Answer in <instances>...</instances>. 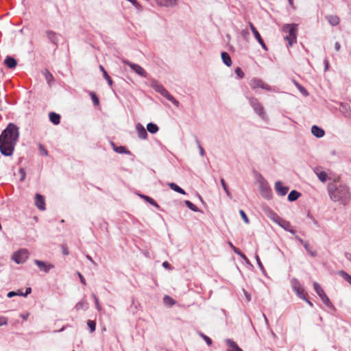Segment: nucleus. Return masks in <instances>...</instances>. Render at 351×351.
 Returning <instances> with one entry per match:
<instances>
[{
  "mask_svg": "<svg viewBox=\"0 0 351 351\" xmlns=\"http://www.w3.org/2000/svg\"><path fill=\"white\" fill-rule=\"evenodd\" d=\"M19 136V128L14 123H9L0 135V152L3 156L12 155Z\"/></svg>",
  "mask_w": 351,
  "mask_h": 351,
  "instance_id": "nucleus-1",
  "label": "nucleus"
},
{
  "mask_svg": "<svg viewBox=\"0 0 351 351\" xmlns=\"http://www.w3.org/2000/svg\"><path fill=\"white\" fill-rule=\"evenodd\" d=\"M330 199L335 202H346L350 197L348 189L346 186L340 185L338 187L331 183L328 186Z\"/></svg>",
  "mask_w": 351,
  "mask_h": 351,
  "instance_id": "nucleus-2",
  "label": "nucleus"
},
{
  "mask_svg": "<svg viewBox=\"0 0 351 351\" xmlns=\"http://www.w3.org/2000/svg\"><path fill=\"white\" fill-rule=\"evenodd\" d=\"M282 32L286 34L285 40L288 42L289 47H291L297 40V25L286 24L282 27Z\"/></svg>",
  "mask_w": 351,
  "mask_h": 351,
  "instance_id": "nucleus-3",
  "label": "nucleus"
},
{
  "mask_svg": "<svg viewBox=\"0 0 351 351\" xmlns=\"http://www.w3.org/2000/svg\"><path fill=\"white\" fill-rule=\"evenodd\" d=\"M152 86L156 91L160 93L162 96L171 101L174 105L178 106V101H177L161 84H159L157 82H153Z\"/></svg>",
  "mask_w": 351,
  "mask_h": 351,
  "instance_id": "nucleus-4",
  "label": "nucleus"
},
{
  "mask_svg": "<svg viewBox=\"0 0 351 351\" xmlns=\"http://www.w3.org/2000/svg\"><path fill=\"white\" fill-rule=\"evenodd\" d=\"M313 287L317 294L320 297L322 302L328 307H333L332 304L330 301L321 286L316 282L313 283Z\"/></svg>",
  "mask_w": 351,
  "mask_h": 351,
  "instance_id": "nucleus-5",
  "label": "nucleus"
},
{
  "mask_svg": "<svg viewBox=\"0 0 351 351\" xmlns=\"http://www.w3.org/2000/svg\"><path fill=\"white\" fill-rule=\"evenodd\" d=\"M28 255L29 253L27 250L21 249L13 254L12 260L18 264L23 263L27 259Z\"/></svg>",
  "mask_w": 351,
  "mask_h": 351,
  "instance_id": "nucleus-6",
  "label": "nucleus"
},
{
  "mask_svg": "<svg viewBox=\"0 0 351 351\" xmlns=\"http://www.w3.org/2000/svg\"><path fill=\"white\" fill-rule=\"evenodd\" d=\"M123 62L127 65H128L132 71H134L137 75L146 77L147 73L146 71L139 64L132 63L128 60H123Z\"/></svg>",
  "mask_w": 351,
  "mask_h": 351,
  "instance_id": "nucleus-7",
  "label": "nucleus"
},
{
  "mask_svg": "<svg viewBox=\"0 0 351 351\" xmlns=\"http://www.w3.org/2000/svg\"><path fill=\"white\" fill-rule=\"evenodd\" d=\"M292 287L297 295L301 299L306 300V293L298 280L294 279L291 282Z\"/></svg>",
  "mask_w": 351,
  "mask_h": 351,
  "instance_id": "nucleus-8",
  "label": "nucleus"
},
{
  "mask_svg": "<svg viewBox=\"0 0 351 351\" xmlns=\"http://www.w3.org/2000/svg\"><path fill=\"white\" fill-rule=\"evenodd\" d=\"M250 104L253 107L254 110L256 112V113L263 119H265V114L264 112V108L262 106V105L258 102V101L255 98H252L250 99Z\"/></svg>",
  "mask_w": 351,
  "mask_h": 351,
  "instance_id": "nucleus-9",
  "label": "nucleus"
},
{
  "mask_svg": "<svg viewBox=\"0 0 351 351\" xmlns=\"http://www.w3.org/2000/svg\"><path fill=\"white\" fill-rule=\"evenodd\" d=\"M250 86L252 89L263 88L269 90V87L263 81L258 78H253L250 82Z\"/></svg>",
  "mask_w": 351,
  "mask_h": 351,
  "instance_id": "nucleus-10",
  "label": "nucleus"
},
{
  "mask_svg": "<svg viewBox=\"0 0 351 351\" xmlns=\"http://www.w3.org/2000/svg\"><path fill=\"white\" fill-rule=\"evenodd\" d=\"M249 26L250 27V29L252 31V32L253 33L254 37L256 38V39L257 40V41L259 43V44L262 46V47L265 49V50H267V46L265 44L263 38H261V34H259V32L257 31L256 28L254 27V25L252 24V22H250L249 23Z\"/></svg>",
  "mask_w": 351,
  "mask_h": 351,
  "instance_id": "nucleus-11",
  "label": "nucleus"
},
{
  "mask_svg": "<svg viewBox=\"0 0 351 351\" xmlns=\"http://www.w3.org/2000/svg\"><path fill=\"white\" fill-rule=\"evenodd\" d=\"M35 206L40 210H45L46 209L44 196L39 193L35 195Z\"/></svg>",
  "mask_w": 351,
  "mask_h": 351,
  "instance_id": "nucleus-12",
  "label": "nucleus"
},
{
  "mask_svg": "<svg viewBox=\"0 0 351 351\" xmlns=\"http://www.w3.org/2000/svg\"><path fill=\"white\" fill-rule=\"evenodd\" d=\"M34 263L41 271H43L45 272H48L51 269L54 267V266L52 264L47 263L38 260H35Z\"/></svg>",
  "mask_w": 351,
  "mask_h": 351,
  "instance_id": "nucleus-13",
  "label": "nucleus"
},
{
  "mask_svg": "<svg viewBox=\"0 0 351 351\" xmlns=\"http://www.w3.org/2000/svg\"><path fill=\"white\" fill-rule=\"evenodd\" d=\"M275 189L279 195L284 196L287 193L289 187L282 186L280 182H277L275 184Z\"/></svg>",
  "mask_w": 351,
  "mask_h": 351,
  "instance_id": "nucleus-14",
  "label": "nucleus"
},
{
  "mask_svg": "<svg viewBox=\"0 0 351 351\" xmlns=\"http://www.w3.org/2000/svg\"><path fill=\"white\" fill-rule=\"evenodd\" d=\"M265 215L271 219L274 222L278 223L281 217H280L277 213L272 210L267 208L265 210Z\"/></svg>",
  "mask_w": 351,
  "mask_h": 351,
  "instance_id": "nucleus-15",
  "label": "nucleus"
},
{
  "mask_svg": "<svg viewBox=\"0 0 351 351\" xmlns=\"http://www.w3.org/2000/svg\"><path fill=\"white\" fill-rule=\"evenodd\" d=\"M136 129L138 133V136L141 139H146L147 136V133L145 128L140 123H138L136 125Z\"/></svg>",
  "mask_w": 351,
  "mask_h": 351,
  "instance_id": "nucleus-16",
  "label": "nucleus"
},
{
  "mask_svg": "<svg viewBox=\"0 0 351 351\" xmlns=\"http://www.w3.org/2000/svg\"><path fill=\"white\" fill-rule=\"evenodd\" d=\"M226 343L228 346L227 351H243V350L238 346L237 343L231 339H227Z\"/></svg>",
  "mask_w": 351,
  "mask_h": 351,
  "instance_id": "nucleus-17",
  "label": "nucleus"
},
{
  "mask_svg": "<svg viewBox=\"0 0 351 351\" xmlns=\"http://www.w3.org/2000/svg\"><path fill=\"white\" fill-rule=\"evenodd\" d=\"M46 34L49 40L57 46L58 42V36L57 34L53 31H47Z\"/></svg>",
  "mask_w": 351,
  "mask_h": 351,
  "instance_id": "nucleus-18",
  "label": "nucleus"
},
{
  "mask_svg": "<svg viewBox=\"0 0 351 351\" xmlns=\"http://www.w3.org/2000/svg\"><path fill=\"white\" fill-rule=\"evenodd\" d=\"M311 132L314 136L318 138L322 137L325 134L324 130L317 125H313L311 128Z\"/></svg>",
  "mask_w": 351,
  "mask_h": 351,
  "instance_id": "nucleus-19",
  "label": "nucleus"
},
{
  "mask_svg": "<svg viewBox=\"0 0 351 351\" xmlns=\"http://www.w3.org/2000/svg\"><path fill=\"white\" fill-rule=\"evenodd\" d=\"M4 62L7 67L9 69H14L17 64L16 60L14 58L10 56L5 59Z\"/></svg>",
  "mask_w": 351,
  "mask_h": 351,
  "instance_id": "nucleus-20",
  "label": "nucleus"
},
{
  "mask_svg": "<svg viewBox=\"0 0 351 351\" xmlns=\"http://www.w3.org/2000/svg\"><path fill=\"white\" fill-rule=\"evenodd\" d=\"M298 241L303 244L305 250L307 251V252L313 257H315L317 255V252L315 250H312V247L308 245V243L304 242L302 239H298Z\"/></svg>",
  "mask_w": 351,
  "mask_h": 351,
  "instance_id": "nucleus-21",
  "label": "nucleus"
},
{
  "mask_svg": "<svg viewBox=\"0 0 351 351\" xmlns=\"http://www.w3.org/2000/svg\"><path fill=\"white\" fill-rule=\"evenodd\" d=\"M49 120L55 125H58L60 122V116L53 112H51L49 114Z\"/></svg>",
  "mask_w": 351,
  "mask_h": 351,
  "instance_id": "nucleus-22",
  "label": "nucleus"
},
{
  "mask_svg": "<svg viewBox=\"0 0 351 351\" xmlns=\"http://www.w3.org/2000/svg\"><path fill=\"white\" fill-rule=\"evenodd\" d=\"M326 19L328 23L333 26L337 25L340 22L339 18L337 15L326 16Z\"/></svg>",
  "mask_w": 351,
  "mask_h": 351,
  "instance_id": "nucleus-23",
  "label": "nucleus"
},
{
  "mask_svg": "<svg viewBox=\"0 0 351 351\" xmlns=\"http://www.w3.org/2000/svg\"><path fill=\"white\" fill-rule=\"evenodd\" d=\"M286 230H288L291 232V233H294V231L293 230H290L289 228L291 227L290 223L283 219H280L278 223H277Z\"/></svg>",
  "mask_w": 351,
  "mask_h": 351,
  "instance_id": "nucleus-24",
  "label": "nucleus"
},
{
  "mask_svg": "<svg viewBox=\"0 0 351 351\" xmlns=\"http://www.w3.org/2000/svg\"><path fill=\"white\" fill-rule=\"evenodd\" d=\"M75 308L77 311H86L88 308V303L84 300H81L75 304Z\"/></svg>",
  "mask_w": 351,
  "mask_h": 351,
  "instance_id": "nucleus-25",
  "label": "nucleus"
},
{
  "mask_svg": "<svg viewBox=\"0 0 351 351\" xmlns=\"http://www.w3.org/2000/svg\"><path fill=\"white\" fill-rule=\"evenodd\" d=\"M176 0H156V3L161 6L169 7L175 4Z\"/></svg>",
  "mask_w": 351,
  "mask_h": 351,
  "instance_id": "nucleus-26",
  "label": "nucleus"
},
{
  "mask_svg": "<svg viewBox=\"0 0 351 351\" xmlns=\"http://www.w3.org/2000/svg\"><path fill=\"white\" fill-rule=\"evenodd\" d=\"M221 58L223 63L228 66H230L232 64L231 58L227 52L223 51L221 53Z\"/></svg>",
  "mask_w": 351,
  "mask_h": 351,
  "instance_id": "nucleus-27",
  "label": "nucleus"
},
{
  "mask_svg": "<svg viewBox=\"0 0 351 351\" xmlns=\"http://www.w3.org/2000/svg\"><path fill=\"white\" fill-rule=\"evenodd\" d=\"M300 193L295 190L291 191L288 195V199L290 202L296 200L300 196Z\"/></svg>",
  "mask_w": 351,
  "mask_h": 351,
  "instance_id": "nucleus-28",
  "label": "nucleus"
},
{
  "mask_svg": "<svg viewBox=\"0 0 351 351\" xmlns=\"http://www.w3.org/2000/svg\"><path fill=\"white\" fill-rule=\"evenodd\" d=\"M316 175L317 176L318 178L322 181V182H325L327 180V174L325 171H319V169H316L315 171Z\"/></svg>",
  "mask_w": 351,
  "mask_h": 351,
  "instance_id": "nucleus-29",
  "label": "nucleus"
},
{
  "mask_svg": "<svg viewBox=\"0 0 351 351\" xmlns=\"http://www.w3.org/2000/svg\"><path fill=\"white\" fill-rule=\"evenodd\" d=\"M168 185L172 190H173L175 191H176L180 194H183V195L186 194V192L182 189H181L179 186L176 184L175 183H173V182L169 183Z\"/></svg>",
  "mask_w": 351,
  "mask_h": 351,
  "instance_id": "nucleus-30",
  "label": "nucleus"
},
{
  "mask_svg": "<svg viewBox=\"0 0 351 351\" xmlns=\"http://www.w3.org/2000/svg\"><path fill=\"white\" fill-rule=\"evenodd\" d=\"M147 129L152 134H155L158 131V127L156 124L152 123H149L147 124Z\"/></svg>",
  "mask_w": 351,
  "mask_h": 351,
  "instance_id": "nucleus-31",
  "label": "nucleus"
},
{
  "mask_svg": "<svg viewBox=\"0 0 351 351\" xmlns=\"http://www.w3.org/2000/svg\"><path fill=\"white\" fill-rule=\"evenodd\" d=\"M338 274L351 285V276H350L348 273L341 270L338 271Z\"/></svg>",
  "mask_w": 351,
  "mask_h": 351,
  "instance_id": "nucleus-32",
  "label": "nucleus"
},
{
  "mask_svg": "<svg viewBox=\"0 0 351 351\" xmlns=\"http://www.w3.org/2000/svg\"><path fill=\"white\" fill-rule=\"evenodd\" d=\"M163 301L166 304L173 306L176 304V301L169 295H165L163 298Z\"/></svg>",
  "mask_w": 351,
  "mask_h": 351,
  "instance_id": "nucleus-33",
  "label": "nucleus"
},
{
  "mask_svg": "<svg viewBox=\"0 0 351 351\" xmlns=\"http://www.w3.org/2000/svg\"><path fill=\"white\" fill-rule=\"evenodd\" d=\"M141 197L152 205L154 206L156 208H159V205L152 198L146 195H141Z\"/></svg>",
  "mask_w": 351,
  "mask_h": 351,
  "instance_id": "nucleus-34",
  "label": "nucleus"
},
{
  "mask_svg": "<svg viewBox=\"0 0 351 351\" xmlns=\"http://www.w3.org/2000/svg\"><path fill=\"white\" fill-rule=\"evenodd\" d=\"M228 244L236 254L241 256L243 258L246 259V256L243 253H241L237 247L234 246L231 242H229Z\"/></svg>",
  "mask_w": 351,
  "mask_h": 351,
  "instance_id": "nucleus-35",
  "label": "nucleus"
},
{
  "mask_svg": "<svg viewBox=\"0 0 351 351\" xmlns=\"http://www.w3.org/2000/svg\"><path fill=\"white\" fill-rule=\"evenodd\" d=\"M44 75L45 76V79L47 81L49 84H51V83L53 80V77L52 74L49 71H45L44 73Z\"/></svg>",
  "mask_w": 351,
  "mask_h": 351,
  "instance_id": "nucleus-36",
  "label": "nucleus"
},
{
  "mask_svg": "<svg viewBox=\"0 0 351 351\" xmlns=\"http://www.w3.org/2000/svg\"><path fill=\"white\" fill-rule=\"evenodd\" d=\"M87 325L90 328V332H93L95 330L96 328V323L95 321L93 320H88Z\"/></svg>",
  "mask_w": 351,
  "mask_h": 351,
  "instance_id": "nucleus-37",
  "label": "nucleus"
},
{
  "mask_svg": "<svg viewBox=\"0 0 351 351\" xmlns=\"http://www.w3.org/2000/svg\"><path fill=\"white\" fill-rule=\"evenodd\" d=\"M90 95L91 97L93 103L95 106H99V98L97 97L95 93L90 92Z\"/></svg>",
  "mask_w": 351,
  "mask_h": 351,
  "instance_id": "nucleus-38",
  "label": "nucleus"
},
{
  "mask_svg": "<svg viewBox=\"0 0 351 351\" xmlns=\"http://www.w3.org/2000/svg\"><path fill=\"white\" fill-rule=\"evenodd\" d=\"M220 181H221V184L222 185V187H223L224 191L226 192V193L227 194L228 196L230 197L231 196V193H230V192L229 191V190L228 189V186H227V185L226 184V182H225L224 179L221 178Z\"/></svg>",
  "mask_w": 351,
  "mask_h": 351,
  "instance_id": "nucleus-39",
  "label": "nucleus"
},
{
  "mask_svg": "<svg viewBox=\"0 0 351 351\" xmlns=\"http://www.w3.org/2000/svg\"><path fill=\"white\" fill-rule=\"evenodd\" d=\"M186 206L193 211H197V207L189 200L185 201Z\"/></svg>",
  "mask_w": 351,
  "mask_h": 351,
  "instance_id": "nucleus-40",
  "label": "nucleus"
},
{
  "mask_svg": "<svg viewBox=\"0 0 351 351\" xmlns=\"http://www.w3.org/2000/svg\"><path fill=\"white\" fill-rule=\"evenodd\" d=\"M239 213L241 215V217H242V219H243V221H245V223H249L250 222V220L247 216V215L245 214V213L243 210H241L239 211Z\"/></svg>",
  "mask_w": 351,
  "mask_h": 351,
  "instance_id": "nucleus-41",
  "label": "nucleus"
},
{
  "mask_svg": "<svg viewBox=\"0 0 351 351\" xmlns=\"http://www.w3.org/2000/svg\"><path fill=\"white\" fill-rule=\"evenodd\" d=\"M19 173L20 174V180L24 181L26 176L25 169L23 168L20 169L19 171Z\"/></svg>",
  "mask_w": 351,
  "mask_h": 351,
  "instance_id": "nucleus-42",
  "label": "nucleus"
},
{
  "mask_svg": "<svg viewBox=\"0 0 351 351\" xmlns=\"http://www.w3.org/2000/svg\"><path fill=\"white\" fill-rule=\"evenodd\" d=\"M104 77L107 80L108 84L112 86L113 82L109 75L107 73V72H104Z\"/></svg>",
  "mask_w": 351,
  "mask_h": 351,
  "instance_id": "nucleus-43",
  "label": "nucleus"
},
{
  "mask_svg": "<svg viewBox=\"0 0 351 351\" xmlns=\"http://www.w3.org/2000/svg\"><path fill=\"white\" fill-rule=\"evenodd\" d=\"M23 295V293H22L21 291H19L18 292L10 291L8 293V297L12 298V296H14V295Z\"/></svg>",
  "mask_w": 351,
  "mask_h": 351,
  "instance_id": "nucleus-44",
  "label": "nucleus"
},
{
  "mask_svg": "<svg viewBox=\"0 0 351 351\" xmlns=\"http://www.w3.org/2000/svg\"><path fill=\"white\" fill-rule=\"evenodd\" d=\"M235 73L240 78H242L244 76V73L240 67H237L235 69Z\"/></svg>",
  "mask_w": 351,
  "mask_h": 351,
  "instance_id": "nucleus-45",
  "label": "nucleus"
},
{
  "mask_svg": "<svg viewBox=\"0 0 351 351\" xmlns=\"http://www.w3.org/2000/svg\"><path fill=\"white\" fill-rule=\"evenodd\" d=\"M114 149L116 152L119 153V154L125 152V148L122 146L114 147Z\"/></svg>",
  "mask_w": 351,
  "mask_h": 351,
  "instance_id": "nucleus-46",
  "label": "nucleus"
},
{
  "mask_svg": "<svg viewBox=\"0 0 351 351\" xmlns=\"http://www.w3.org/2000/svg\"><path fill=\"white\" fill-rule=\"evenodd\" d=\"M8 323V319L5 317L0 316V326L6 325Z\"/></svg>",
  "mask_w": 351,
  "mask_h": 351,
  "instance_id": "nucleus-47",
  "label": "nucleus"
},
{
  "mask_svg": "<svg viewBox=\"0 0 351 351\" xmlns=\"http://www.w3.org/2000/svg\"><path fill=\"white\" fill-rule=\"evenodd\" d=\"M62 254L64 255H68L69 254V249H68V247L66 246V245H62Z\"/></svg>",
  "mask_w": 351,
  "mask_h": 351,
  "instance_id": "nucleus-48",
  "label": "nucleus"
},
{
  "mask_svg": "<svg viewBox=\"0 0 351 351\" xmlns=\"http://www.w3.org/2000/svg\"><path fill=\"white\" fill-rule=\"evenodd\" d=\"M202 337L206 341V342L207 343V344L208 346L212 344V340H211V339L210 337L206 336L205 335H202Z\"/></svg>",
  "mask_w": 351,
  "mask_h": 351,
  "instance_id": "nucleus-49",
  "label": "nucleus"
},
{
  "mask_svg": "<svg viewBox=\"0 0 351 351\" xmlns=\"http://www.w3.org/2000/svg\"><path fill=\"white\" fill-rule=\"evenodd\" d=\"M296 85H297V86L298 87L299 90H300V92L302 93H303L304 95H308V93H307V91L306 90V89L304 88H303L302 86H301L298 84H296Z\"/></svg>",
  "mask_w": 351,
  "mask_h": 351,
  "instance_id": "nucleus-50",
  "label": "nucleus"
},
{
  "mask_svg": "<svg viewBox=\"0 0 351 351\" xmlns=\"http://www.w3.org/2000/svg\"><path fill=\"white\" fill-rule=\"evenodd\" d=\"M93 298L95 299V304H96V307L100 311L101 309V306L99 303V300H98V298H97V296L95 295H93Z\"/></svg>",
  "mask_w": 351,
  "mask_h": 351,
  "instance_id": "nucleus-51",
  "label": "nucleus"
},
{
  "mask_svg": "<svg viewBox=\"0 0 351 351\" xmlns=\"http://www.w3.org/2000/svg\"><path fill=\"white\" fill-rule=\"evenodd\" d=\"M77 275L80 279L81 282L84 285H86V280H85L84 277L82 275V274L80 272H77Z\"/></svg>",
  "mask_w": 351,
  "mask_h": 351,
  "instance_id": "nucleus-52",
  "label": "nucleus"
},
{
  "mask_svg": "<svg viewBox=\"0 0 351 351\" xmlns=\"http://www.w3.org/2000/svg\"><path fill=\"white\" fill-rule=\"evenodd\" d=\"M20 316L24 320H27L28 319L29 316V313H24V314H21Z\"/></svg>",
  "mask_w": 351,
  "mask_h": 351,
  "instance_id": "nucleus-53",
  "label": "nucleus"
},
{
  "mask_svg": "<svg viewBox=\"0 0 351 351\" xmlns=\"http://www.w3.org/2000/svg\"><path fill=\"white\" fill-rule=\"evenodd\" d=\"M162 266L166 269H171V265L167 261H165L162 263Z\"/></svg>",
  "mask_w": 351,
  "mask_h": 351,
  "instance_id": "nucleus-54",
  "label": "nucleus"
},
{
  "mask_svg": "<svg viewBox=\"0 0 351 351\" xmlns=\"http://www.w3.org/2000/svg\"><path fill=\"white\" fill-rule=\"evenodd\" d=\"M32 292V289L30 287H27L26 289V291L25 293H23V295H22L23 296H27L28 294H29L30 293Z\"/></svg>",
  "mask_w": 351,
  "mask_h": 351,
  "instance_id": "nucleus-55",
  "label": "nucleus"
},
{
  "mask_svg": "<svg viewBox=\"0 0 351 351\" xmlns=\"http://www.w3.org/2000/svg\"><path fill=\"white\" fill-rule=\"evenodd\" d=\"M340 47H341V45L340 44L337 42L335 44V50L336 51H339L340 49Z\"/></svg>",
  "mask_w": 351,
  "mask_h": 351,
  "instance_id": "nucleus-56",
  "label": "nucleus"
},
{
  "mask_svg": "<svg viewBox=\"0 0 351 351\" xmlns=\"http://www.w3.org/2000/svg\"><path fill=\"white\" fill-rule=\"evenodd\" d=\"M40 150H41V152H43V154L44 155L47 156V154H48V153H47V151L45 148H43V146H40Z\"/></svg>",
  "mask_w": 351,
  "mask_h": 351,
  "instance_id": "nucleus-57",
  "label": "nucleus"
},
{
  "mask_svg": "<svg viewBox=\"0 0 351 351\" xmlns=\"http://www.w3.org/2000/svg\"><path fill=\"white\" fill-rule=\"evenodd\" d=\"M244 293H245L247 300L250 301L251 300L250 295L245 291H244Z\"/></svg>",
  "mask_w": 351,
  "mask_h": 351,
  "instance_id": "nucleus-58",
  "label": "nucleus"
},
{
  "mask_svg": "<svg viewBox=\"0 0 351 351\" xmlns=\"http://www.w3.org/2000/svg\"><path fill=\"white\" fill-rule=\"evenodd\" d=\"M289 1V5H291V7L293 8V9H295V7L293 4V0H288Z\"/></svg>",
  "mask_w": 351,
  "mask_h": 351,
  "instance_id": "nucleus-59",
  "label": "nucleus"
},
{
  "mask_svg": "<svg viewBox=\"0 0 351 351\" xmlns=\"http://www.w3.org/2000/svg\"><path fill=\"white\" fill-rule=\"evenodd\" d=\"M99 69L103 73V75H104V72H106L104 67L102 65L99 66Z\"/></svg>",
  "mask_w": 351,
  "mask_h": 351,
  "instance_id": "nucleus-60",
  "label": "nucleus"
},
{
  "mask_svg": "<svg viewBox=\"0 0 351 351\" xmlns=\"http://www.w3.org/2000/svg\"><path fill=\"white\" fill-rule=\"evenodd\" d=\"M256 260H257V263H258V265H259L260 266H261V265H262V264H261V261H260V258H259V257H258V256H256Z\"/></svg>",
  "mask_w": 351,
  "mask_h": 351,
  "instance_id": "nucleus-61",
  "label": "nucleus"
},
{
  "mask_svg": "<svg viewBox=\"0 0 351 351\" xmlns=\"http://www.w3.org/2000/svg\"><path fill=\"white\" fill-rule=\"evenodd\" d=\"M200 154L202 156H204V150L202 147H200Z\"/></svg>",
  "mask_w": 351,
  "mask_h": 351,
  "instance_id": "nucleus-62",
  "label": "nucleus"
},
{
  "mask_svg": "<svg viewBox=\"0 0 351 351\" xmlns=\"http://www.w3.org/2000/svg\"><path fill=\"white\" fill-rule=\"evenodd\" d=\"M86 258H87L89 261H90L91 262L94 263V262H93V260L92 259V258H91L89 255H87V256H86Z\"/></svg>",
  "mask_w": 351,
  "mask_h": 351,
  "instance_id": "nucleus-63",
  "label": "nucleus"
},
{
  "mask_svg": "<svg viewBox=\"0 0 351 351\" xmlns=\"http://www.w3.org/2000/svg\"><path fill=\"white\" fill-rule=\"evenodd\" d=\"M325 63H326V69H327L328 66V61L327 60H326Z\"/></svg>",
  "mask_w": 351,
  "mask_h": 351,
  "instance_id": "nucleus-64",
  "label": "nucleus"
}]
</instances>
